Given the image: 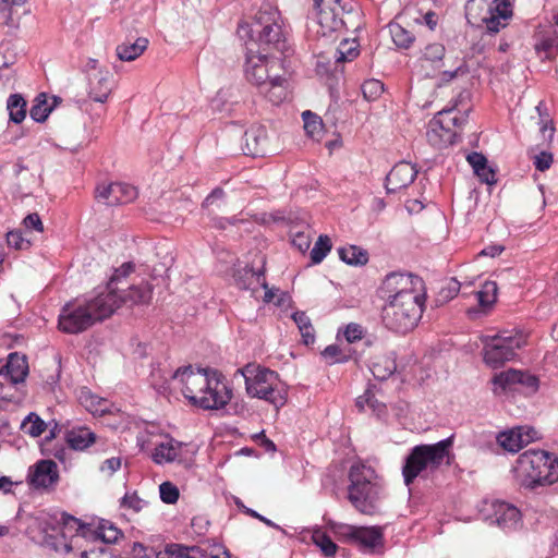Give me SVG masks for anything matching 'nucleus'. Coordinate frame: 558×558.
Instances as JSON below:
<instances>
[{"mask_svg": "<svg viewBox=\"0 0 558 558\" xmlns=\"http://www.w3.org/2000/svg\"><path fill=\"white\" fill-rule=\"evenodd\" d=\"M137 296L130 295V299H118L112 294H98L97 296L83 301L68 302L59 314V329L65 333L75 335L90 328L95 323L101 322L112 315L122 304L134 305L149 298V289L138 288Z\"/></svg>", "mask_w": 558, "mask_h": 558, "instance_id": "nucleus-1", "label": "nucleus"}, {"mask_svg": "<svg viewBox=\"0 0 558 558\" xmlns=\"http://www.w3.org/2000/svg\"><path fill=\"white\" fill-rule=\"evenodd\" d=\"M221 377L216 369L194 371L191 366L178 368L172 375L173 379H180L182 383L183 396L204 410H218L230 401L231 390Z\"/></svg>", "mask_w": 558, "mask_h": 558, "instance_id": "nucleus-2", "label": "nucleus"}, {"mask_svg": "<svg viewBox=\"0 0 558 558\" xmlns=\"http://www.w3.org/2000/svg\"><path fill=\"white\" fill-rule=\"evenodd\" d=\"M520 486L535 489L558 481V458L543 450H527L519 456L514 468Z\"/></svg>", "mask_w": 558, "mask_h": 558, "instance_id": "nucleus-3", "label": "nucleus"}, {"mask_svg": "<svg viewBox=\"0 0 558 558\" xmlns=\"http://www.w3.org/2000/svg\"><path fill=\"white\" fill-rule=\"evenodd\" d=\"M280 13L269 3L260 7L252 24L241 23L238 35L241 39H248L259 46L274 48L278 51L286 49L284 34L279 24Z\"/></svg>", "mask_w": 558, "mask_h": 558, "instance_id": "nucleus-4", "label": "nucleus"}, {"mask_svg": "<svg viewBox=\"0 0 558 558\" xmlns=\"http://www.w3.org/2000/svg\"><path fill=\"white\" fill-rule=\"evenodd\" d=\"M375 478V471L364 464H353L350 469L348 499L363 514L374 515L379 512L381 487Z\"/></svg>", "mask_w": 558, "mask_h": 558, "instance_id": "nucleus-5", "label": "nucleus"}, {"mask_svg": "<svg viewBox=\"0 0 558 558\" xmlns=\"http://www.w3.org/2000/svg\"><path fill=\"white\" fill-rule=\"evenodd\" d=\"M453 445V436L432 445H417L413 447L404 459L402 476L404 484L410 486L414 480L424 472H434L439 469L449 457Z\"/></svg>", "mask_w": 558, "mask_h": 558, "instance_id": "nucleus-6", "label": "nucleus"}, {"mask_svg": "<svg viewBox=\"0 0 558 558\" xmlns=\"http://www.w3.org/2000/svg\"><path fill=\"white\" fill-rule=\"evenodd\" d=\"M238 373L244 377L248 396L263 399L277 410L287 403V389L276 372L259 366L246 365L238 369Z\"/></svg>", "mask_w": 558, "mask_h": 558, "instance_id": "nucleus-7", "label": "nucleus"}, {"mask_svg": "<svg viewBox=\"0 0 558 558\" xmlns=\"http://www.w3.org/2000/svg\"><path fill=\"white\" fill-rule=\"evenodd\" d=\"M424 295H403V299L387 301L381 310V320L393 332L411 331L422 317Z\"/></svg>", "mask_w": 558, "mask_h": 558, "instance_id": "nucleus-8", "label": "nucleus"}, {"mask_svg": "<svg viewBox=\"0 0 558 558\" xmlns=\"http://www.w3.org/2000/svg\"><path fill=\"white\" fill-rule=\"evenodd\" d=\"M482 341L484 343V361L493 368H498L513 360L517 355L515 351L524 344L521 335L509 331L485 336Z\"/></svg>", "mask_w": 558, "mask_h": 558, "instance_id": "nucleus-9", "label": "nucleus"}, {"mask_svg": "<svg viewBox=\"0 0 558 558\" xmlns=\"http://www.w3.org/2000/svg\"><path fill=\"white\" fill-rule=\"evenodd\" d=\"M317 23L322 35L326 36L332 32L348 28L349 20L352 14L357 15L351 2L343 0H314Z\"/></svg>", "mask_w": 558, "mask_h": 558, "instance_id": "nucleus-10", "label": "nucleus"}, {"mask_svg": "<svg viewBox=\"0 0 558 558\" xmlns=\"http://www.w3.org/2000/svg\"><path fill=\"white\" fill-rule=\"evenodd\" d=\"M423 280L410 272L393 271L388 274L379 287L378 293L383 300L403 299V295H423Z\"/></svg>", "mask_w": 558, "mask_h": 558, "instance_id": "nucleus-11", "label": "nucleus"}, {"mask_svg": "<svg viewBox=\"0 0 558 558\" xmlns=\"http://www.w3.org/2000/svg\"><path fill=\"white\" fill-rule=\"evenodd\" d=\"M452 109L439 111L428 123L426 138L437 149L446 148L456 143L457 133L453 126H458L460 119L452 116Z\"/></svg>", "mask_w": 558, "mask_h": 558, "instance_id": "nucleus-12", "label": "nucleus"}, {"mask_svg": "<svg viewBox=\"0 0 558 558\" xmlns=\"http://www.w3.org/2000/svg\"><path fill=\"white\" fill-rule=\"evenodd\" d=\"M245 60V76L258 88L267 86L274 76V73L281 72L279 60L266 54L254 53L253 49L247 47Z\"/></svg>", "mask_w": 558, "mask_h": 558, "instance_id": "nucleus-13", "label": "nucleus"}, {"mask_svg": "<svg viewBox=\"0 0 558 558\" xmlns=\"http://www.w3.org/2000/svg\"><path fill=\"white\" fill-rule=\"evenodd\" d=\"M134 270V264L133 263H124L119 268L114 269V272L110 277V280L107 284V291L101 292L100 294H112L114 295L118 301H121V298L130 299V295L137 296L138 292L136 289L138 288H148L149 289V298L142 303H147L151 299L153 289L151 286L148 282L142 281L140 284H132L128 287V289H124V280L126 277ZM141 302H137L136 304H140Z\"/></svg>", "mask_w": 558, "mask_h": 558, "instance_id": "nucleus-14", "label": "nucleus"}, {"mask_svg": "<svg viewBox=\"0 0 558 558\" xmlns=\"http://www.w3.org/2000/svg\"><path fill=\"white\" fill-rule=\"evenodd\" d=\"M95 193L98 202L109 206L131 203L138 195L135 186L123 182L100 184L96 187Z\"/></svg>", "mask_w": 558, "mask_h": 558, "instance_id": "nucleus-15", "label": "nucleus"}, {"mask_svg": "<svg viewBox=\"0 0 558 558\" xmlns=\"http://www.w3.org/2000/svg\"><path fill=\"white\" fill-rule=\"evenodd\" d=\"M340 530L347 542L357 544L364 548L374 549L384 543L383 530L379 526L342 525Z\"/></svg>", "mask_w": 558, "mask_h": 558, "instance_id": "nucleus-16", "label": "nucleus"}, {"mask_svg": "<svg viewBox=\"0 0 558 558\" xmlns=\"http://www.w3.org/2000/svg\"><path fill=\"white\" fill-rule=\"evenodd\" d=\"M27 482L35 489H51L59 482L58 465L52 460H40L29 468Z\"/></svg>", "mask_w": 558, "mask_h": 558, "instance_id": "nucleus-17", "label": "nucleus"}, {"mask_svg": "<svg viewBox=\"0 0 558 558\" xmlns=\"http://www.w3.org/2000/svg\"><path fill=\"white\" fill-rule=\"evenodd\" d=\"M537 438V432L533 427L518 426L509 430L500 432L496 439L505 450L519 452L524 446Z\"/></svg>", "mask_w": 558, "mask_h": 558, "instance_id": "nucleus-18", "label": "nucleus"}, {"mask_svg": "<svg viewBox=\"0 0 558 558\" xmlns=\"http://www.w3.org/2000/svg\"><path fill=\"white\" fill-rule=\"evenodd\" d=\"M245 155L264 157L271 153L267 130L264 125L254 124L248 128L243 136Z\"/></svg>", "mask_w": 558, "mask_h": 558, "instance_id": "nucleus-19", "label": "nucleus"}, {"mask_svg": "<svg viewBox=\"0 0 558 558\" xmlns=\"http://www.w3.org/2000/svg\"><path fill=\"white\" fill-rule=\"evenodd\" d=\"M417 173V169L411 162H398L386 177L385 186L387 192L396 193L402 189H405L414 181Z\"/></svg>", "mask_w": 558, "mask_h": 558, "instance_id": "nucleus-20", "label": "nucleus"}, {"mask_svg": "<svg viewBox=\"0 0 558 558\" xmlns=\"http://www.w3.org/2000/svg\"><path fill=\"white\" fill-rule=\"evenodd\" d=\"M492 513L488 518L492 523L497 524L502 530L515 529L520 522V511L517 507L500 500H494L490 504Z\"/></svg>", "mask_w": 558, "mask_h": 558, "instance_id": "nucleus-21", "label": "nucleus"}, {"mask_svg": "<svg viewBox=\"0 0 558 558\" xmlns=\"http://www.w3.org/2000/svg\"><path fill=\"white\" fill-rule=\"evenodd\" d=\"M109 71H96L88 74V97L99 104H105L111 93Z\"/></svg>", "mask_w": 558, "mask_h": 558, "instance_id": "nucleus-22", "label": "nucleus"}, {"mask_svg": "<svg viewBox=\"0 0 558 558\" xmlns=\"http://www.w3.org/2000/svg\"><path fill=\"white\" fill-rule=\"evenodd\" d=\"M3 372L13 384L23 383L28 373L26 357L16 352L10 353L7 364L3 366L1 373Z\"/></svg>", "mask_w": 558, "mask_h": 558, "instance_id": "nucleus-23", "label": "nucleus"}, {"mask_svg": "<svg viewBox=\"0 0 558 558\" xmlns=\"http://www.w3.org/2000/svg\"><path fill=\"white\" fill-rule=\"evenodd\" d=\"M65 441L74 450H84L96 442V434L85 426H75L65 432Z\"/></svg>", "mask_w": 558, "mask_h": 558, "instance_id": "nucleus-24", "label": "nucleus"}, {"mask_svg": "<svg viewBox=\"0 0 558 558\" xmlns=\"http://www.w3.org/2000/svg\"><path fill=\"white\" fill-rule=\"evenodd\" d=\"M267 99L274 105L281 104L288 96L287 80L280 73H274L267 86L259 88Z\"/></svg>", "mask_w": 558, "mask_h": 558, "instance_id": "nucleus-25", "label": "nucleus"}, {"mask_svg": "<svg viewBox=\"0 0 558 558\" xmlns=\"http://www.w3.org/2000/svg\"><path fill=\"white\" fill-rule=\"evenodd\" d=\"M185 446L171 437L167 438V441L158 444L151 456L154 462L162 464L165 462H172L180 456V450Z\"/></svg>", "mask_w": 558, "mask_h": 558, "instance_id": "nucleus-26", "label": "nucleus"}, {"mask_svg": "<svg viewBox=\"0 0 558 558\" xmlns=\"http://www.w3.org/2000/svg\"><path fill=\"white\" fill-rule=\"evenodd\" d=\"M148 47V39L138 37L134 43H122L117 46V57L121 61H133L138 58Z\"/></svg>", "mask_w": 558, "mask_h": 558, "instance_id": "nucleus-27", "label": "nucleus"}, {"mask_svg": "<svg viewBox=\"0 0 558 558\" xmlns=\"http://www.w3.org/2000/svg\"><path fill=\"white\" fill-rule=\"evenodd\" d=\"M122 536V532L111 522L101 520L98 526L90 529L89 537L100 539L105 544H114Z\"/></svg>", "mask_w": 558, "mask_h": 558, "instance_id": "nucleus-28", "label": "nucleus"}, {"mask_svg": "<svg viewBox=\"0 0 558 558\" xmlns=\"http://www.w3.org/2000/svg\"><path fill=\"white\" fill-rule=\"evenodd\" d=\"M264 276V270H254L252 267H244L239 269L234 275V280L238 288L242 290L255 289L259 284Z\"/></svg>", "mask_w": 558, "mask_h": 558, "instance_id": "nucleus-29", "label": "nucleus"}, {"mask_svg": "<svg viewBox=\"0 0 558 558\" xmlns=\"http://www.w3.org/2000/svg\"><path fill=\"white\" fill-rule=\"evenodd\" d=\"M156 558H207L196 547H184L178 544L168 545Z\"/></svg>", "mask_w": 558, "mask_h": 558, "instance_id": "nucleus-30", "label": "nucleus"}, {"mask_svg": "<svg viewBox=\"0 0 558 558\" xmlns=\"http://www.w3.org/2000/svg\"><path fill=\"white\" fill-rule=\"evenodd\" d=\"M338 254L342 262L351 266H363L368 262V253L356 245L340 247Z\"/></svg>", "mask_w": 558, "mask_h": 558, "instance_id": "nucleus-31", "label": "nucleus"}, {"mask_svg": "<svg viewBox=\"0 0 558 558\" xmlns=\"http://www.w3.org/2000/svg\"><path fill=\"white\" fill-rule=\"evenodd\" d=\"M389 32L395 45L401 49L410 48L415 39L414 35L399 22L390 23Z\"/></svg>", "mask_w": 558, "mask_h": 558, "instance_id": "nucleus-32", "label": "nucleus"}, {"mask_svg": "<svg viewBox=\"0 0 558 558\" xmlns=\"http://www.w3.org/2000/svg\"><path fill=\"white\" fill-rule=\"evenodd\" d=\"M7 109L10 121L21 123L26 117V101L19 94H13L8 98Z\"/></svg>", "mask_w": 558, "mask_h": 558, "instance_id": "nucleus-33", "label": "nucleus"}, {"mask_svg": "<svg viewBox=\"0 0 558 558\" xmlns=\"http://www.w3.org/2000/svg\"><path fill=\"white\" fill-rule=\"evenodd\" d=\"M302 118H303L304 130H305L306 134L311 138L315 140V141H319L322 138L323 129H324L322 119L317 114H315L308 110L304 111L302 113Z\"/></svg>", "mask_w": 558, "mask_h": 558, "instance_id": "nucleus-34", "label": "nucleus"}, {"mask_svg": "<svg viewBox=\"0 0 558 558\" xmlns=\"http://www.w3.org/2000/svg\"><path fill=\"white\" fill-rule=\"evenodd\" d=\"M490 0H468L465 4V17L470 24L478 25L481 17L486 13Z\"/></svg>", "mask_w": 558, "mask_h": 558, "instance_id": "nucleus-35", "label": "nucleus"}, {"mask_svg": "<svg viewBox=\"0 0 558 558\" xmlns=\"http://www.w3.org/2000/svg\"><path fill=\"white\" fill-rule=\"evenodd\" d=\"M359 45L355 40L343 39L335 50L333 58L336 63H342L354 60L359 56Z\"/></svg>", "mask_w": 558, "mask_h": 558, "instance_id": "nucleus-36", "label": "nucleus"}, {"mask_svg": "<svg viewBox=\"0 0 558 558\" xmlns=\"http://www.w3.org/2000/svg\"><path fill=\"white\" fill-rule=\"evenodd\" d=\"M59 522L62 524L65 531H74L76 534H81L84 537H89L92 529L90 525L83 523L80 519L63 512L61 513Z\"/></svg>", "mask_w": 558, "mask_h": 558, "instance_id": "nucleus-37", "label": "nucleus"}, {"mask_svg": "<svg viewBox=\"0 0 558 558\" xmlns=\"http://www.w3.org/2000/svg\"><path fill=\"white\" fill-rule=\"evenodd\" d=\"M498 287L495 281H485L481 290L476 292L477 301L481 307H490L497 299Z\"/></svg>", "mask_w": 558, "mask_h": 558, "instance_id": "nucleus-38", "label": "nucleus"}, {"mask_svg": "<svg viewBox=\"0 0 558 558\" xmlns=\"http://www.w3.org/2000/svg\"><path fill=\"white\" fill-rule=\"evenodd\" d=\"M522 371L509 368L496 374L493 378V384L502 390L512 389V387L520 381Z\"/></svg>", "mask_w": 558, "mask_h": 558, "instance_id": "nucleus-39", "label": "nucleus"}, {"mask_svg": "<svg viewBox=\"0 0 558 558\" xmlns=\"http://www.w3.org/2000/svg\"><path fill=\"white\" fill-rule=\"evenodd\" d=\"M396 362L390 357H381L371 367L373 376L378 380H385L389 378L396 372Z\"/></svg>", "mask_w": 558, "mask_h": 558, "instance_id": "nucleus-40", "label": "nucleus"}, {"mask_svg": "<svg viewBox=\"0 0 558 558\" xmlns=\"http://www.w3.org/2000/svg\"><path fill=\"white\" fill-rule=\"evenodd\" d=\"M312 539L326 557H332L336 554L338 548L337 544L322 530H315Z\"/></svg>", "mask_w": 558, "mask_h": 558, "instance_id": "nucleus-41", "label": "nucleus"}, {"mask_svg": "<svg viewBox=\"0 0 558 558\" xmlns=\"http://www.w3.org/2000/svg\"><path fill=\"white\" fill-rule=\"evenodd\" d=\"M51 111L52 107L48 106L46 95L39 94L34 100L29 116L36 122H44Z\"/></svg>", "mask_w": 558, "mask_h": 558, "instance_id": "nucleus-42", "label": "nucleus"}, {"mask_svg": "<svg viewBox=\"0 0 558 558\" xmlns=\"http://www.w3.org/2000/svg\"><path fill=\"white\" fill-rule=\"evenodd\" d=\"M22 428L32 437L40 436L46 429V423L35 413H29L22 422Z\"/></svg>", "mask_w": 558, "mask_h": 558, "instance_id": "nucleus-43", "label": "nucleus"}, {"mask_svg": "<svg viewBox=\"0 0 558 558\" xmlns=\"http://www.w3.org/2000/svg\"><path fill=\"white\" fill-rule=\"evenodd\" d=\"M331 250V241L328 235H319L314 247L311 251V259L314 264H319Z\"/></svg>", "mask_w": 558, "mask_h": 558, "instance_id": "nucleus-44", "label": "nucleus"}, {"mask_svg": "<svg viewBox=\"0 0 558 558\" xmlns=\"http://www.w3.org/2000/svg\"><path fill=\"white\" fill-rule=\"evenodd\" d=\"M538 53L544 52L545 58H551L554 52H558V31L556 29L553 35L544 36L539 43L535 45Z\"/></svg>", "mask_w": 558, "mask_h": 558, "instance_id": "nucleus-45", "label": "nucleus"}, {"mask_svg": "<svg viewBox=\"0 0 558 558\" xmlns=\"http://www.w3.org/2000/svg\"><path fill=\"white\" fill-rule=\"evenodd\" d=\"M362 93L365 99L376 100L384 93V83L376 78L366 80L362 84Z\"/></svg>", "mask_w": 558, "mask_h": 558, "instance_id": "nucleus-46", "label": "nucleus"}, {"mask_svg": "<svg viewBox=\"0 0 558 558\" xmlns=\"http://www.w3.org/2000/svg\"><path fill=\"white\" fill-rule=\"evenodd\" d=\"M487 12L492 11L493 14H497L502 17L504 21H508L512 16V9L509 0H490Z\"/></svg>", "mask_w": 558, "mask_h": 558, "instance_id": "nucleus-47", "label": "nucleus"}, {"mask_svg": "<svg viewBox=\"0 0 558 558\" xmlns=\"http://www.w3.org/2000/svg\"><path fill=\"white\" fill-rule=\"evenodd\" d=\"M480 22L485 24L487 32L490 34L498 33L507 25V21H504V19L499 17L496 13L493 14L492 11H486Z\"/></svg>", "mask_w": 558, "mask_h": 558, "instance_id": "nucleus-48", "label": "nucleus"}, {"mask_svg": "<svg viewBox=\"0 0 558 558\" xmlns=\"http://www.w3.org/2000/svg\"><path fill=\"white\" fill-rule=\"evenodd\" d=\"M445 51L446 49L441 44H429L423 50V58L432 63L440 62L445 57Z\"/></svg>", "mask_w": 558, "mask_h": 558, "instance_id": "nucleus-49", "label": "nucleus"}, {"mask_svg": "<svg viewBox=\"0 0 558 558\" xmlns=\"http://www.w3.org/2000/svg\"><path fill=\"white\" fill-rule=\"evenodd\" d=\"M160 499L165 504H175L179 499V489L170 482H163L159 486Z\"/></svg>", "mask_w": 558, "mask_h": 558, "instance_id": "nucleus-50", "label": "nucleus"}, {"mask_svg": "<svg viewBox=\"0 0 558 558\" xmlns=\"http://www.w3.org/2000/svg\"><path fill=\"white\" fill-rule=\"evenodd\" d=\"M322 354L330 364L344 363L349 360V355L343 353L337 344L327 345Z\"/></svg>", "mask_w": 558, "mask_h": 558, "instance_id": "nucleus-51", "label": "nucleus"}, {"mask_svg": "<svg viewBox=\"0 0 558 558\" xmlns=\"http://www.w3.org/2000/svg\"><path fill=\"white\" fill-rule=\"evenodd\" d=\"M7 243L10 247L15 250H27L31 246V241L23 236L21 230H13L8 232Z\"/></svg>", "mask_w": 558, "mask_h": 558, "instance_id": "nucleus-52", "label": "nucleus"}, {"mask_svg": "<svg viewBox=\"0 0 558 558\" xmlns=\"http://www.w3.org/2000/svg\"><path fill=\"white\" fill-rule=\"evenodd\" d=\"M146 502L136 493L125 494L121 499V507L140 512Z\"/></svg>", "mask_w": 558, "mask_h": 558, "instance_id": "nucleus-53", "label": "nucleus"}, {"mask_svg": "<svg viewBox=\"0 0 558 558\" xmlns=\"http://www.w3.org/2000/svg\"><path fill=\"white\" fill-rule=\"evenodd\" d=\"M343 333L347 341L353 343L363 338L364 329L360 324L350 323L347 325Z\"/></svg>", "mask_w": 558, "mask_h": 558, "instance_id": "nucleus-54", "label": "nucleus"}, {"mask_svg": "<svg viewBox=\"0 0 558 558\" xmlns=\"http://www.w3.org/2000/svg\"><path fill=\"white\" fill-rule=\"evenodd\" d=\"M365 402L366 405L375 413L377 416H380L386 412V405L383 402H379L374 393L369 390L365 391Z\"/></svg>", "mask_w": 558, "mask_h": 558, "instance_id": "nucleus-55", "label": "nucleus"}, {"mask_svg": "<svg viewBox=\"0 0 558 558\" xmlns=\"http://www.w3.org/2000/svg\"><path fill=\"white\" fill-rule=\"evenodd\" d=\"M553 163V155L548 151H541L534 158V166L538 171H546Z\"/></svg>", "mask_w": 558, "mask_h": 558, "instance_id": "nucleus-56", "label": "nucleus"}, {"mask_svg": "<svg viewBox=\"0 0 558 558\" xmlns=\"http://www.w3.org/2000/svg\"><path fill=\"white\" fill-rule=\"evenodd\" d=\"M0 24L13 25L10 0H0Z\"/></svg>", "mask_w": 558, "mask_h": 558, "instance_id": "nucleus-57", "label": "nucleus"}, {"mask_svg": "<svg viewBox=\"0 0 558 558\" xmlns=\"http://www.w3.org/2000/svg\"><path fill=\"white\" fill-rule=\"evenodd\" d=\"M466 160L470 163V166L472 167L474 172H478V169H481L485 165H487L486 157L483 154L476 153V151L470 153L466 156Z\"/></svg>", "mask_w": 558, "mask_h": 558, "instance_id": "nucleus-58", "label": "nucleus"}, {"mask_svg": "<svg viewBox=\"0 0 558 558\" xmlns=\"http://www.w3.org/2000/svg\"><path fill=\"white\" fill-rule=\"evenodd\" d=\"M23 223L26 229H34L38 232H43V230H44L41 219H40L39 215L36 213L27 215L24 218Z\"/></svg>", "mask_w": 558, "mask_h": 558, "instance_id": "nucleus-59", "label": "nucleus"}, {"mask_svg": "<svg viewBox=\"0 0 558 558\" xmlns=\"http://www.w3.org/2000/svg\"><path fill=\"white\" fill-rule=\"evenodd\" d=\"M121 466V459L118 457H112L104 461L100 466V471L107 473L109 476L117 472Z\"/></svg>", "mask_w": 558, "mask_h": 558, "instance_id": "nucleus-60", "label": "nucleus"}, {"mask_svg": "<svg viewBox=\"0 0 558 558\" xmlns=\"http://www.w3.org/2000/svg\"><path fill=\"white\" fill-rule=\"evenodd\" d=\"M518 384L526 387L532 392H535L538 389V378L525 372H522V376L520 377V381H518Z\"/></svg>", "mask_w": 558, "mask_h": 558, "instance_id": "nucleus-61", "label": "nucleus"}, {"mask_svg": "<svg viewBox=\"0 0 558 558\" xmlns=\"http://www.w3.org/2000/svg\"><path fill=\"white\" fill-rule=\"evenodd\" d=\"M474 173L486 184L492 185L496 183L495 171L488 165H485L483 168L478 169V172Z\"/></svg>", "mask_w": 558, "mask_h": 558, "instance_id": "nucleus-62", "label": "nucleus"}, {"mask_svg": "<svg viewBox=\"0 0 558 558\" xmlns=\"http://www.w3.org/2000/svg\"><path fill=\"white\" fill-rule=\"evenodd\" d=\"M225 196V191L220 187H216L213 192L204 199L203 208L209 209L217 201H221Z\"/></svg>", "mask_w": 558, "mask_h": 558, "instance_id": "nucleus-63", "label": "nucleus"}, {"mask_svg": "<svg viewBox=\"0 0 558 558\" xmlns=\"http://www.w3.org/2000/svg\"><path fill=\"white\" fill-rule=\"evenodd\" d=\"M311 241L308 236L303 233H298L292 239V245L295 246L300 252H306L310 247Z\"/></svg>", "mask_w": 558, "mask_h": 558, "instance_id": "nucleus-64", "label": "nucleus"}]
</instances>
